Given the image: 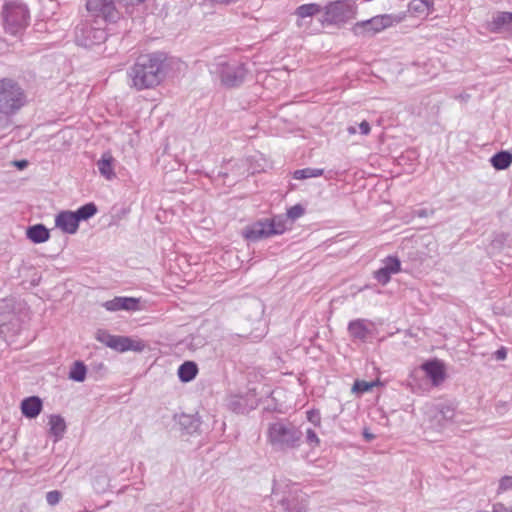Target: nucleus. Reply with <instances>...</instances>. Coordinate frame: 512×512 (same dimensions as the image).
Segmentation results:
<instances>
[{"label":"nucleus","instance_id":"393cba45","mask_svg":"<svg viewBox=\"0 0 512 512\" xmlns=\"http://www.w3.org/2000/svg\"><path fill=\"white\" fill-rule=\"evenodd\" d=\"M197 372V365L194 362L187 361L180 365L178 369V376L182 382H189L196 377Z\"/></svg>","mask_w":512,"mask_h":512},{"label":"nucleus","instance_id":"72a5a7b5","mask_svg":"<svg viewBox=\"0 0 512 512\" xmlns=\"http://www.w3.org/2000/svg\"><path fill=\"white\" fill-rule=\"evenodd\" d=\"M62 499V493L58 490L50 491L46 494V501L50 506L57 505Z\"/></svg>","mask_w":512,"mask_h":512},{"label":"nucleus","instance_id":"4468645a","mask_svg":"<svg viewBox=\"0 0 512 512\" xmlns=\"http://www.w3.org/2000/svg\"><path fill=\"white\" fill-rule=\"evenodd\" d=\"M55 225L65 233H76L79 221L74 212L63 211L60 212L55 219Z\"/></svg>","mask_w":512,"mask_h":512},{"label":"nucleus","instance_id":"f3484780","mask_svg":"<svg viewBox=\"0 0 512 512\" xmlns=\"http://www.w3.org/2000/svg\"><path fill=\"white\" fill-rule=\"evenodd\" d=\"M103 306L108 311H136L138 307V299L132 297H115L110 301H106Z\"/></svg>","mask_w":512,"mask_h":512},{"label":"nucleus","instance_id":"7ed1b4c3","mask_svg":"<svg viewBox=\"0 0 512 512\" xmlns=\"http://www.w3.org/2000/svg\"><path fill=\"white\" fill-rule=\"evenodd\" d=\"M406 20V12L384 13L359 21L352 27L356 36L371 37Z\"/></svg>","mask_w":512,"mask_h":512},{"label":"nucleus","instance_id":"2eb2a0df","mask_svg":"<svg viewBox=\"0 0 512 512\" xmlns=\"http://www.w3.org/2000/svg\"><path fill=\"white\" fill-rule=\"evenodd\" d=\"M321 12H323V6L317 3H309L299 6L294 12L297 26L303 27L307 23V19H311Z\"/></svg>","mask_w":512,"mask_h":512},{"label":"nucleus","instance_id":"6ab92c4d","mask_svg":"<svg viewBox=\"0 0 512 512\" xmlns=\"http://www.w3.org/2000/svg\"><path fill=\"white\" fill-rule=\"evenodd\" d=\"M114 163L115 159L110 152L103 153L97 162L98 170L106 180L115 178Z\"/></svg>","mask_w":512,"mask_h":512},{"label":"nucleus","instance_id":"c03bdc74","mask_svg":"<svg viewBox=\"0 0 512 512\" xmlns=\"http://www.w3.org/2000/svg\"><path fill=\"white\" fill-rule=\"evenodd\" d=\"M13 165L19 169H23L28 165V162L26 160L14 161Z\"/></svg>","mask_w":512,"mask_h":512},{"label":"nucleus","instance_id":"ea45409f","mask_svg":"<svg viewBox=\"0 0 512 512\" xmlns=\"http://www.w3.org/2000/svg\"><path fill=\"white\" fill-rule=\"evenodd\" d=\"M433 213H434L433 210L423 208V209L415 210L413 212V216H416V217H419V218H424V217H428V216L432 215Z\"/></svg>","mask_w":512,"mask_h":512},{"label":"nucleus","instance_id":"c756f323","mask_svg":"<svg viewBox=\"0 0 512 512\" xmlns=\"http://www.w3.org/2000/svg\"><path fill=\"white\" fill-rule=\"evenodd\" d=\"M379 381H364V380H356L352 386V392L354 393H365L371 391L373 387L379 385Z\"/></svg>","mask_w":512,"mask_h":512},{"label":"nucleus","instance_id":"de8ad7c7","mask_svg":"<svg viewBox=\"0 0 512 512\" xmlns=\"http://www.w3.org/2000/svg\"><path fill=\"white\" fill-rule=\"evenodd\" d=\"M347 130H348V132H349L350 134H355V133L357 132V131H356V128H355L354 126H350V127H348V129H347Z\"/></svg>","mask_w":512,"mask_h":512},{"label":"nucleus","instance_id":"f257e3e1","mask_svg":"<svg viewBox=\"0 0 512 512\" xmlns=\"http://www.w3.org/2000/svg\"><path fill=\"white\" fill-rule=\"evenodd\" d=\"M131 86L137 90L154 88L165 77L163 61L155 56H143L129 71Z\"/></svg>","mask_w":512,"mask_h":512},{"label":"nucleus","instance_id":"c85d7f7f","mask_svg":"<svg viewBox=\"0 0 512 512\" xmlns=\"http://www.w3.org/2000/svg\"><path fill=\"white\" fill-rule=\"evenodd\" d=\"M323 169L317 168H304L300 170H296L293 174L295 179L303 180L308 178L319 177L323 174Z\"/></svg>","mask_w":512,"mask_h":512},{"label":"nucleus","instance_id":"dca6fc26","mask_svg":"<svg viewBox=\"0 0 512 512\" xmlns=\"http://www.w3.org/2000/svg\"><path fill=\"white\" fill-rule=\"evenodd\" d=\"M400 261L394 257H388L382 268L375 272V278L383 285L387 284L392 274L400 271Z\"/></svg>","mask_w":512,"mask_h":512},{"label":"nucleus","instance_id":"0eeeda50","mask_svg":"<svg viewBox=\"0 0 512 512\" xmlns=\"http://www.w3.org/2000/svg\"><path fill=\"white\" fill-rule=\"evenodd\" d=\"M106 32L103 28L93 27L88 21L80 23L75 30V40L80 46L91 48L106 40Z\"/></svg>","mask_w":512,"mask_h":512},{"label":"nucleus","instance_id":"bb28decb","mask_svg":"<svg viewBox=\"0 0 512 512\" xmlns=\"http://www.w3.org/2000/svg\"><path fill=\"white\" fill-rule=\"evenodd\" d=\"M109 485V477L105 472L96 471L92 476V486L97 493H103Z\"/></svg>","mask_w":512,"mask_h":512},{"label":"nucleus","instance_id":"cd10ccee","mask_svg":"<svg viewBox=\"0 0 512 512\" xmlns=\"http://www.w3.org/2000/svg\"><path fill=\"white\" fill-rule=\"evenodd\" d=\"M87 369L83 362L76 361L70 369L69 378L77 381L83 382L86 378Z\"/></svg>","mask_w":512,"mask_h":512},{"label":"nucleus","instance_id":"49530a36","mask_svg":"<svg viewBox=\"0 0 512 512\" xmlns=\"http://www.w3.org/2000/svg\"><path fill=\"white\" fill-rule=\"evenodd\" d=\"M305 509V506L302 504L299 508L291 509V512H301Z\"/></svg>","mask_w":512,"mask_h":512},{"label":"nucleus","instance_id":"b1692460","mask_svg":"<svg viewBox=\"0 0 512 512\" xmlns=\"http://www.w3.org/2000/svg\"><path fill=\"white\" fill-rule=\"evenodd\" d=\"M508 26H510L508 12H497L489 22L488 29L493 33H499Z\"/></svg>","mask_w":512,"mask_h":512},{"label":"nucleus","instance_id":"c9c22d12","mask_svg":"<svg viewBox=\"0 0 512 512\" xmlns=\"http://www.w3.org/2000/svg\"><path fill=\"white\" fill-rule=\"evenodd\" d=\"M303 214L304 208L301 205H294L287 211V216L292 220L300 218Z\"/></svg>","mask_w":512,"mask_h":512},{"label":"nucleus","instance_id":"e433bc0d","mask_svg":"<svg viewBox=\"0 0 512 512\" xmlns=\"http://www.w3.org/2000/svg\"><path fill=\"white\" fill-rule=\"evenodd\" d=\"M307 419L315 426H319L321 423V417L318 411L310 410L307 412Z\"/></svg>","mask_w":512,"mask_h":512},{"label":"nucleus","instance_id":"2f4dec72","mask_svg":"<svg viewBox=\"0 0 512 512\" xmlns=\"http://www.w3.org/2000/svg\"><path fill=\"white\" fill-rule=\"evenodd\" d=\"M269 228L271 230V236L282 234L286 230L285 222L276 218L269 221Z\"/></svg>","mask_w":512,"mask_h":512},{"label":"nucleus","instance_id":"5701e85b","mask_svg":"<svg viewBox=\"0 0 512 512\" xmlns=\"http://www.w3.org/2000/svg\"><path fill=\"white\" fill-rule=\"evenodd\" d=\"M50 434L55 437V441L62 438L66 431V423L60 415H51L49 417Z\"/></svg>","mask_w":512,"mask_h":512},{"label":"nucleus","instance_id":"473e14b6","mask_svg":"<svg viewBox=\"0 0 512 512\" xmlns=\"http://www.w3.org/2000/svg\"><path fill=\"white\" fill-rule=\"evenodd\" d=\"M114 337H115V335H111V334H109V333H107L106 331H103V330H99L96 333V339L99 342H101L104 345H106L107 347H109V348L112 347V343H113Z\"/></svg>","mask_w":512,"mask_h":512},{"label":"nucleus","instance_id":"aec40b11","mask_svg":"<svg viewBox=\"0 0 512 512\" xmlns=\"http://www.w3.org/2000/svg\"><path fill=\"white\" fill-rule=\"evenodd\" d=\"M348 331L352 338L365 340L370 333L368 322L364 319H356L349 323Z\"/></svg>","mask_w":512,"mask_h":512},{"label":"nucleus","instance_id":"58836bf2","mask_svg":"<svg viewBox=\"0 0 512 512\" xmlns=\"http://www.w3.org/2000/svg\"><path fill=\"white\" fill-rule=\"evenodd\" d=\"M512 488V476H505L500 480L499 489L508 490Z\"/></svg>","mask_w":512,"mask_h":512},{"label":"nucleus","instance_id":"a878e982","mask_svg":"<svg viewBox=\"0 0 512 512\" xmlns=\"http://www.w3.org/2000/svg\"><path fill=\"white\" fill-rule=\"evenodd\" d=\"M493 167L497 170H504L512 163V154L507 151H501L491 158Z\"/></svg>","mask_w":512,"mask_h":512},{"label":"nucleus","instance_id":"79ce46f5","mask_svg":"<svg viewBox=\"0 0 512 512\" xmlns=\"http://www.w3.org/2000/svg\"><path fill=\"white\" fill-rule=\"evenodd\" d=\"M360 131L362 134L367 135L369 134L371 128L367 121H362L359 125Z\"/></svg>","mask_w":512,"mask_h":512},{"label":"nucleus","instance_id":"09e8293b","mask_svg":"<svg viewBox=\"0 0 512 512\" xmlns=\"http://www.w3.org/2000/svg\"><path fill=\"white\" fill-rule=\"evenodd\" d=\"M509 24L512 25V12H508Z\"/></svg>","mask_w":512,"mask_h":512},{"label":"nucleus","instance_id":"a211bd4d","mask_svg":"<svg viewBox=\"0 0 512 512\" xmlns=\"http://www.w3.org/2000/svg\"><path fill=\"white\" fill-rule=\"evenodd\" d=\"M427 377H429L433 385L437 386L445 379V368L442 362L438 360L430 361L422 365Z\"/></svg>","mask_w":512,"mask_h":512},{"label":"nucleus","instance_id":"f704fd0d","mask_svg":"<svg viewBox=\"0 0 512 512\" xmlns=\"http://www.w3.org/2000/svg\"><path fill=\"white\" fill-rule=\"evenodd\" d=\"M306 442L311 447H317L320 445V439L314 430H306Z\"/></svg>","mask_w":512,"mask_h":512},{"label":"nucleus","instance_id":"412c9836","mask_svg":"<svg viewBox=\"0 0 512 512\" xmlns=\"http://www.w3.org/2000/svg\"><path fill=\"white\" fill-rule=\"evenodd\" d=\"M42 409V402L38 397H29L22 401L21 411L28 418L37 417Z\"/></svg>","mask_w":512,"mask_h":512},{"label":"nucleus","instance_id":"4c0bfd02","mask_svg":"<svg viewBox=\"0 0 512 512\" xmlns=\"http://www.w3.org/2000/svg\"><path fill=\"white\" fill-rule=\"evenodd\" d=\"M146 0H118L120 4H122L127 11L130 10V8H133L139 4L144 3Z\"/></svg>","mask_w":512,"mask_h":512},{"label":"nucleus","instance_id":"f03ea898","mask_svg":"<svg viewBox=\"0 0 512 512\" xmlns=\"http://www.w3.org/2000/svg\"><path fill=\"white\" fill-rule=\"evenodd\" d=\"M301 438L302 432L290 422L276 421L267 429L268 443L279 451L299 447Z\"/></svg>","mask_w":512,"mask_h":512},{"label":"nucleus","instance_id":"7c9ffc66","mask_svg":"<svg viewBox=\"0 0 512 512\" xmlns=\"http://www.w3.org/2000/svg\"><path fill=\"white\" fill-rule=\"evenodd\" d=\"M97 212V208L93 203H88L82 207H80L75 213L78 221L87 220L90 217L94 216Z\"/></svg>","mask_w":512,"mask_h":512},{"label":"nucleus","instance_id":"423d86ee","mask_svg":"<svg viewBox=\"0 0 512 512\" xmlns=\"http://www.w3.org/2000/svg\"><path fill=\"white\" fill-rule=\"evenodd\" d=\"M323 23L342 24L356 17L357 6L351 0H338L323 6Z\"/></svg>","mask_w":512,"mask_h":512},{"label":"nucleus","instance_id":"37998d69","mask_svg":"<svg viewBox=\"0 0 512 512\" xmlns=\"http://www.w3.org/2000/svg\"><path fill=\"white\" fill-rule=\"evenodd\" d=\"M507 356V352L505 348H500L495 352V358L497 360H504Z\"/></svg>","mask_w":512,"mask_h":512},{"label":"nucleus","instance_id":"f8f14e48","mask_svg":"<svg viewBox=\"0 0 512 512\" xmlns=\"http://www.w3.org/2000/svg\"><path fill=\"white\" fill-rule=\"evenodd\" d=\"M242 235L245 239L250 241H257L270 237L271 230L269 228V221H258L249 226H246L242 231Z\"/></svg>","mask_w":512,"mask_h":512},{"label":"nucleus","instance_id":"9d476101","mask_svg":"<svg viewBox=\"0 0 512 512\" xmlns=\"http://www.w3.org/2000/svg\"><path fill=\"white\" fill-rule=\"evenodd\" d=\"M425 415L434 426V422L438 426H442L444 421L451 420L454 417V408L448 404H429L425 406Z\"/></svg>","mask_w":512,"mask_h":512},{"label":"nucleus","instance_id":"ddd939ff","mask_svg":"<svg viewBox=\"0 0 512 512\" xmlns=\"http://www.w3.org/2000/svg\"><path fill=\"white\" fill-rule=\"evenodd\" d=\"M145 348L146 345L142 340L133 339L126 336H115L111 347V349H114L118 352H142Z\"/></svg>","mask_w":512,"mask_h":512},{"label":"nucleus","instance_id":"a19ab883","mask_svg":"<svg viewBox=\"0 0 512 512\" xmlns=\"http://www.w3.org/2000/svg\"><path fill=\"white\" fill-rule=\"evenodd\" d=\"M204 1L210 5H215V4L228 5L230 3L236 2L237 0H204Z\"/></svg>","mask_w":512,"mask_h":512},{"label":"nucleus","instance_id":"20e7f679","mask_svg":"<svg viewBox=\"0 0 512 512\" xmlns=\"http://www.w3.org/2000/svg\"><path fill=\"white\" fill-rule=\"evenodd\" d=\"M2 18L5 31L11 35H17L28 26L30 12L26 4L19 1H11L4 5Z\"/></svg>","mask_w":512,"mask_h":512},{"label":"nucleus","instance_id":"1a4fd4ad","mask_svg":"<svg viewBox=\"0 0 512 512\" xmlns=\"http://www.w3.org/2000/svg\"><path fill=\"white\" fill-rule=\"evenodd\" d=\"M218 73L223 85L227 87H235L241 84L246 76V70L239 63H218Z\"/></svg>","mask_w":512,"mask_h":512},{"label":"nucleus","instance_id":"39448f33","mask_svg":"<svg viewBox=\"0 0 512 512\" xmlns=\"http://www.w3.org/2000/svg\"><path fill=\"white\" fill-rule=\"evenodd\" d=\"M25 104L22 88L13 80H0V114L11 115Z\"/></svg>","mask_w":512,"mask_h":512},{"label":"nucleus","instance_id":"4be33fe9","mask_svg":"<svg viewBox=\"0 0 512 512\" xmlns=\"http://www.w3.org/2000/svg\"><path fill=\"white\" fill-rule=\"evenodd\" d=\"M26 235L29 240L37 244L46 242L50 237L49 230L42 224L29 227Z\"/></svg>","mask_w":512,"mask_h":512},{"label":"nucleus","instance_id":"6e6552de","mask_svg":"<svg viewBox=\"0 0 512 512\" xmlns=\"http://www.w3.org/2000/svg\"><path fill=\"white\" fill-rule=\"evenodd\" d=\"M86 10L92 17L101 18L105 22L119 18L114 0H86Z\"/></svg>","mask_w":512,"mask_h":512},{"label":"nucleus","instance_id":"9b49d317","mask_svg":"<svg viewBox=\"0 0 512 512\" xmlns=\"http://www.w3.org/2000/svg\"><path fill=\"white\" fill-rule=\"evenodd\" d=\"M433 9V0H411L407 5V9L402 10L401 12H406V18L408 16L426 18L430 15Z\"/></svg>","mask_w":512,"mask_h":512},{"label":"nucleus","instance_id":"a18cd8bd","mask_svg":"<svg viewBox=\"0 0 512 512\" xmlns=\"http://www.w3.org/2000/svg\"><path fill=\"white\" fill-rule=\"evenodd\" d=\"M363 436L364 438L367 440V441H371L375 438V435L372 434L371 432H369L368 429H364L363 431Z\"/></svg>","mask_w":512,"mask_h":512}]
</instances>
